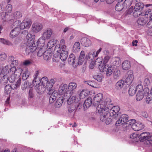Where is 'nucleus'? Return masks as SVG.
<instances>
[{
  "mask_svg": "<svg viewBox=\"0 0 152 152\" xmlns=\"http://www.w3.org/2000/svg\"><path fill=\"white\" fill-rule=\"evenodd\" d=\"M106 100L99 103L96 106H94L96 107V111L100 114V119L102 121H105L107 124H109L112 122L111 117L110 116L109 108L107 105L109 103Z\"/></svg>",
  "mask_w": 152,
  "mask_h": 152,
  "instance_id": "1",
  "label": "nucleus"
},
{
  "mask_svg": "<svg viewBox=\"0 0 152 152\" xmlns=\"http://www.w3.org/2000/svg\"><path fill=\"white\" fill-rule=\"evenodd\" d=\"M70 97V94L68 88L67 84H62L59 87L58 92V107H60L64 101L69 100Z\"/></svg>",
  "mask_w": 152,
  "mask_h": 152,
  "instance_id": "2",
  "label": "nucleus"
},
{
  "mask_svg": "<svg viewBox=\"0 0 152 152\" xmlns=\"http://www.w3.org/2000/svg\"><path fill=\"white\" fill-rule=\"evenodd\" d=\"M11 74L9 76V81L12 83L15 81L16 78L20 76L23 70L21 68L16 69L15 66H13L11 67Z\"/></svg>",
  "mask_w": 152,
  "mask_h": 152,
  "instance_id": "3",
  "label": "nucleus"
},
{
  "mask_svg": "<svg viewBox=\"0 0 152 152\" xmlns=\"http://www.w3.org/2000/svg\"><path fill=\"white\" fill-rule=\"evenodd\" d=\"M131 126L133 130L137 131L141 130L144 128L143 124L140 122H136L134 120H130L129 121V125Z\"/></svg>",
  "mask_w": 152,
  "mask_h": 152,
  "instance_id": "4",
  "label": "nucleus"
},
{
  "mask_svg": "<svg viewBox=\"0 0 152 152\" xmlns=\"http://www.w3.org/2000/svg\"><path fill=\"white\" fill-rule=\"evenodd\" d=\"M114 68L113 65L108 64L103 65L99 68L100 71L105 73L107 76H110L113 74Z\"/></svg>",
  "mask_w": 152,
  "mask_h": 152,
  "instance_id": "5",
  "label": "nucleus"
},
{
  "mask_svg": "<svg viewBox=\"0 0 152 152\" xmlns=\"http://www.w3.org/2000/svg\"><path fill=\"white\" fill-rule=\"evenodd\" d=\"M41 80L42 81V83L37 89V91L38 93L42 92L43 91V90H44L46 86L47 87V88L48 83V78L47 77H43Z\"/></svg>",
  "mask_w": 152,
  "mask_h": 152,
  "instance_id": "6",
  "label": "nucleus"
},
{
  "mask_svg": "<svg viewBox=\"0 0 152 152\" xmlns=\"http://www.w3.org/2000/svg\"><path fill=\"white\" fill-rule=\"evenodd\" d=\"M43 28L42 24L36 22L33 23L32 26V30L35 33H37L42 30Z\"/></svg>",
  "mask_w": 152,
  "mask_h": 152,
  "instance_id": "7",
  "label": "nucleus"
},
{
  "mask_svg": "<svg viewBox=\"0 0 152 152\" xmlns=\"http://www.w3.org/2000/svg\"><path fill=\"white\" fill-rule=\"evenodd\" d=\"M26 52L27 54L34 52L37 49V47L34 42L26 43Z\"/></svg>",
  "mask_w": 152,
  "mask_h": 152,
  "instance_id": "8",
  "label": "nucleus"
},
{
  "mask_svg": "<svg viewBox=\"0 0 152 152\" xmlns=\"http://www.w3.org/2000/svg\"><path fill=\"white\" fill-rule=\"evenodd\" d=\"M103 97V94L101 93H99L96 94L93 99V103L94 106H96L99 103L103 102L102 101Z\"/></svg>",
  "mask_w": 152,
  "mask_h": 152,
  "instance_id": "9",
  "label": "nucleus"
},
{
  "mask_svg": "<svg viewBox=\"0 0 152 152\" xmlns=\"http://www.w3.org/2000/svg\"><path fill=\"white\" fill-rule=\"evenodd\" d=\"M134 78L133 71L130 70L127 72V76L125 80V82L127 83V85H130L132 83Z\"/></svg>",
  "mask_w": 152,
  "mask_h": 152,
  "instance_id": "10",
  "label": "nucleus"
},
{
  "mask_svg": "<svg viewBox=\"0 0 152 152\" xmlns=\"http://www.w3.org/2000/svg\"><path fill=\"white\" fill-rule=\"evenodd\" d=\"M22 33L25 34H27L26 37V39L27 40V43L34 42V40L35 37L34 35L30 33H28V31L27 30L23 31Z\"/></svg>",
  "mask_w": 152,
  "mask_h": 152,
  "instance_id": "11",
  "label": "nucleus"
},
{
  "mask_svg": "<svg viewBox=\"0 0 152 152\" xmlns=\"http://www.w3.org/2000/svg\"><path fill=\"white\" fill-rule=\"evenodd\" d=\"M119 110V107L118 106H113L111 108L110 111V116L111 117L112 120L113 118H115L116 116V115H118L117 113Z\"/></svg>",
  "mask_w": 152,
  "mask_h": 152,
  "instance_id": "12",
  "label": "nucleus"
},
{
  "mask_svg": "<svg viewBox=\"0 0 152 152\" xmlns=\"http://www.w3.org/2000/svg\"><path fill=\"white\" fill-rule=\"evenodd\" d=\"M58 49V53H60V58L61 60L63 61H65L68 56V52L67 51L65 50V49Z\"/></svg>",
  "mask_w": 152,
  "mask_h": 152,
  "instance_id": "13",
  "label": "nucleus"
},
{
  "mask_svg": "<svg viewBox=\"0 0 152 152\" xmlns=\"http://www.w3.org/2000/svg\"><path fill=\"white\" fill-rule=\"evenodd\" d=\"M52 33V30L50 28H47L44 31L42 36L48 39L50 38Z\"/></svg>",
  "mask_w": 152,
  "mask_h": 152,
  "instance_id": "14",
  "label": "nucleus"
},
{
  "mask_svg": "<svg viewBox=\"0 0 152 152\" xmlns=\"http://www.w3.org/2000/svg\"><path fill=\"white\" fill-rule=\"evenodd\" d=\"M52 55L51 50L50 49H47L44 53L43 56L44 59L46 61H49L51 59Z\"/></svg>",
  "mask_w": 152,
  "mask_h": 152,
  "instance_id": "15",
  "label": "nucleus"
},
{
  "mask_svg": "<svg viewBox=\"0 0 152 152\" xmlns=\"http://www.w3.org/2000/svg\"><path fill=\"white\" fill-rule=\"evenodd\" d=\"M20 32V30L18 27H15L11 31L10 37L12 38H13L18 36Z\"/></svg>",
  "mask_w": 152,
  "mask_h": 152,
  "instance_id": "16",
  "label": "nucleus"
},
{
  "mask_svg": "<svg viewBox=\"0 0 152 152\" xmlns=\"http://www.w3.org/2000/svg\"><path fill=\"white\" fill-rule=\"evenodd\" d=\"M150 134L149 132H145L141 133L139 136V138L140 139V141L143 142L146 140L150 138Z\"/></svg>",
  "mask_w": 152,
  "mask_h": 152,
  "instance_id": "17",
  "label": "nucleus"
},
{
  "mask_svg": "<svg viewBox=\"0 0 152 152\" xmlns=\"http://www.w3.org/2000/svg\"><path fill=\"white\" fill-rule=\"evenodd\" d=\"M148 20L147 17L142 15L137 20V23L139 25H144L146 23Z\"/></svg>",
  "mask_w": 152,
  "mask_h": 152,
  "instance_id": "18",
  "label": "nucleus"
},
{
  "mask_svg": "<svg viewBox=\"0 0 152 152\" xmlns=\"http://www.w3.org/2000/svg\"><path fill=\"white\" fill-rule=\"evenodd\" d=\"M77 84L74 82H72L69 84L68 88L70 94L73 93L74 90L77 88Z\"/></svg>",
  "mask_w": 152,
  "mask_h": 152,
  "instance_id": "19",
  "label": "nucleus"
},
{
  "mask_svg": "<svg viewBox=\"0 0 152 152\" xmlns=\"http://www.w3.org/2000/svg\"><path fill=\"white\" fill-rule=\"evenodd\" d=\"M80 42L81 44L85 47H88L91 45V42L88 39L83 37L81 40Z\"/></svg>",
  "mask_w": 152,
  "mask_h": 152,
  "instance_id": "20",
  "label": "nucleus"
},
{
  "mask_svg": "<svg viewBox=\"0 0 152 152\" xmlns=\"http://www.w3.org/2000/svg\"><path fill=\"white\" fill-rule=\"evenodd\" d=\"M85 56V53L83 51H81L79 57L78 64V65H81L84 60V58Z\"/></svg>",
  "mask_w": 152,
  "mask_h": 152,
  "instance_id": "21",
  "label": "nucleus"
},
{
  "mask_svg": "<svg viewBox=\"0 0 152 152\" xmlns=\"http://www.w3.org/2000/svg\"><path fill=\"white\" fill-rule=\"evenodd\" d=\"M11 67L9 65H6L2 69V74L4 75L8 74L10 76L11 74Z\"/></svg>",
  "mask_w": 152,
  "mask_h": 152,
  "instance_id": "22",
  "label": "nucleus"
},
{
  "mask_svg": "<svg viewBox=\"0 0 152 152\" xmlns=\"http://www.w3.org/2000/svg\"><path fill=\"white\" fill-rule=\"evenodd\" d=\"M130 67V63L128 61H124L122 64V67L123 70H127L129 69Z\"/></svg>",
  "mask_w": 152,
  "mask_h": 152,
  "instance_id": "23",
  "label": "nucleus"
},
{
  "mask_svg": "<svg viewBox=\"0 0 152 152\" xmlns=\"http://www.w3.org/2000/svg\"><path fill=\"white\" fill-rule=\"evenodd\" d=\"M45 39L42 36L39 38L37 42V45L39 47H45L44 46L45 43Z\"/></svg>",
  "mask_w": 152,
  "mask_h": 152,
  "instance_id": "24",
  "label": "nucleus"
},
{
  "mask_svg": "<svg viewBox=\"0 0 152 152\" xmlns=\"http://www.w3.org/2000/svg\"><path fill=\"white\" fill-rule=\"evenodd\" d=\"M92 103V99L91 98H87L85 101L83 107L84 109H87L91 105Z\"/></svg>",
  "mask_w": 152,
  "mask_h": 152,
  "instance_id": "25",
  "label": "nucleus"
},
{
  "mask_svg": "<svg viewBox=\"0 0 152 152\" xmlns=\"http://www.w3.org/2000/svg\"><path fill=\"white\" fill-rule=\"evenodd\" d=\"M144 7V5L143 3L141 2L137 3L134 6V9L138 10L142 12Z\"/></svg>",
  "mask_w": 152,
  "mask_h": 152,
  "instance_id": "26",
  "label": "nucleus"
},
{
  "mask_svg": "<svg viewBox=\"0 0 152 152\" xmlns=\"http://www.w3.org/2000/svg\"><path fill=\"white\" fill-rule=\"evenodd\" d=\"M23 79L24 80H25L28 77L30 74V72L28 71V69L26 68L23 69Z\"/></svg>",
  "mask_w": 152,
  "mask_h": 152,
  "instance_id": "27",
  "label": "nucleus"
},
{
  "mask_svg": "<svg viewBox=\"0 0 152 152\" xmlns=\"http://www.w3.org/2000/svg\"><path fill=\"white\" fill-rule=\"evenodd\" d=\"M75 57L73 54H71L68 59V62L69 64L73 65L75 62Z\"/></svg>",
  "mask_w": 152,
  "mask_h": 152,
  "instance_id": "28",
  "label": "nucleus"
},
{
  "mask_svg": "<svg viewBox=\"0 0 152 152\" xmlns=\"http://www.w3.org/2000/svg\"><path fill=\"white\" fill-rule=\"evenodd\" d=\"M88 94V91L86 90H83L80 92L79 98L80 99L85 98Z\"/></svg>",
  "mask_w": 152,
  "mask_h": 152,
  "instance_id": "29",
  "label": "nucleus"
},
{
  "mask_svg": "<svg viewBox=\"0 0 152 152\" xmlns=\"http://www.w3.org/2000/svg\"><path fill=\"white\" fill-rule=\"evenodd\" d=\"M32 83L33 85L37 87V90L39 86L41 84V80L40 78H34Z\"/></svg>",
  "mask_w": 152,
  "mask_h": 152,
  "instance_id": "30",
  "label": "nucleus"
},
{
  "mask_svg": "<svg viewBox=\"0 0 152 152\" xmlns=\"http://www.w3.org/2000/svg\"><path fill=\"white\" fill-rule=\"evenodd\" d=\"M95 52H90L88 53L87 57L88 60L89 61H91V62L94 63V60L93 61L94 55L95 54Z\"/></svg>",
  "mask_w": 152,
  "mask_h": 152,
  "instance_id": "31",
  "label": "nucleus"
},
{
  "mask_svg": "<svg viewBox=\"0 0 152 152\" xmlns=\"http://www.w3.org/2000/svg\"><path fill=\"white\" fill-rule=\"evenodd\" d=\"M124 85V81L122 80H120L118 81L115 85L116 88L118 89H121Z\"/></svg>",
  "mask_w": 152,
  "mask_h": 152,
  "instance_id": "32",
  "label": "nucleus"
},
{
  "mask_svg": "<svg viewBox=\"0 0 152 152\" xmlns=\"http://www.w3.org/2000/svg\"><path fill=\"white\" fill-rule=\"evenodd\" d=\"M9 62H11L13 66L17 65L18 64V61L15 59L14 57L12 56H9L8 59Z\"/></svg>",
  "mask_w": 152,
  "mask_h": 152,
  "instance_id": "33",
  "label": "nucleus"
},
{
  "mask_svg": "<svg viewBox=\"0 0 152 152\" xmlns=\"http://www.w3.org/2000/svg\"><path fill=\"white\" fill-rule=\"evenodd\" d=\"M80 45L79 42H76L75 43L73 48V50L75 53L78 51L80 49Z\"/></svg>",
  "mask_w": 152,
  "mask_h": 152,
  "instance_id": "34",
  "label": "nucleus"
},
{
  "mask_svg": "<svg viewBox=\"0 0 152 152\" xmlns=\"http://www.w3.org/2000/svg\"><path fill=\"white\" fill-rule=\"evenodd\" d=\"M3 8L2 7L1 4H0V13H1V17L2 19L4 21L6 20V14L7 13L6 12H3Z\"/></svg>",
  "mask_w": 152,
  "mask_h": 152,
  "instance_id": "35",
  "label": "nucleus"
},
{
  "mask_svg": "<svg viewBox=\"0 0 152 152\" xmlns=\"http://www.w3.org/2000/svg\"><path fill=\"white\" fill-rule=\"evenodd\" d=\"M39 50L37 53V56H38L41 57L43 55H44V53L45 51L46 50L45 47H39Z\"/></svg>",
  "mask_w": 152,
  "mask_h": 152,
  "instance_id": "36",
  "label": "nucleus"
},
{
  "mask_svg": "<svg viewBox=\"0 0 152 152\" xmlns=\"http://www.w3.org/2000/svg\"><path fill=\"white\" fill-rule=\"evenodd\" d=\"M113 75L114 79H118L121 75L120 70L119 69H115L113 72Z\"/></svg>",
  "mask_w": 152,
  "mask_h": 152,
  "instance_id": "37",
  "label": "nucleus"
},
{
  "mask_svg": "<svg viewBox=\"0 0 152 152\" xmlns=\"http://www.w3.org/2000/svg\"><path fill=\"white\" fill-rule=\"evenodd\" d=\"M21 81V79H19L16 83L12 84L11 86L12 89H14L19 87L20 85Z\"/></svg>",
  "mask_w": 152,
  "mask_h": 152,
  "instance_id": "38",
  "label": "nucleus"
},
{
  "mask_svg": "<svg viewBox=\"0 0 152 152\" xmlns=\"http://www.w3.org/2000/svg\"><path fill=\"white\" fill-rule=\"evenodd\" d=\"M0 42L6 45L13 46V45L10 41L4 38H0Z\"/></svg>",
  "mask_w": 152,
  "mask_h": 152,
  "instance_id": "39",
  "label": "nucleus"
},
{
  "mask_svg": "<svg viewBox=\"0 0 152 152\" xmlns=\"http://www.w3.org/2000/svg\"><path fill=\"white\" fill-rule=\"evenodd\" d=\"M121 119H122L123 122H125V124L129 125V121L128 120V116L127 115L125 114L121 115L120 117Z\"/></svg>",
  "mask_w": 152,
  "mask_h": 152,
  "instance_id": "40",
  "label": "nucleus"
},
{
  "mask_svg": "<svg viewBox=\"0 0 152 152\" xmlns=\"http://www.w3.org/2000/svg\"><path fill=\"white\" fill-rule=\"evenodd\" d=\"M57 94L53 93L51 95L49 98V102L50 103H53L56 99Z\"/></svg>",
  "mask_w": 152,
  "mask_h": 152,
  "instance_id": "41",
  "label": "nucleus"
},
{
  "mask_svg": "<svg viewBox=\"0 0 152 152\" xmlns=\"http://www.w3.org/2000/svg\"><path fill=\"white\" fill-rule=\"evenodd\" d=\"M8 80L9 81V77L7 75H4L1 79V82L2 84L5 85L7 83Z\"/></svg>",
  "mask_w": 152,
  "mask_h": 152,
  "instance_id": "42",
  "label": "nucleus"
},
{
  "mask_svg": "<svg viewBox=\"0 0 152 152\" xmlns=\"http://www.w3.org/2000/svg\"><path fill=\"white\" fill-rule=\"evenodd\" d=\"M133 0H125L123 3V5L125 7H129L131 5Z\"/></svg>",
  "mask_w": 152,
  "mask_h": 152,
  "instance_id": "43",
  "label": "nucleus"
},
{
  "mask_svg": "<svg viewBox=\"0 0 152 152\" xmlns=\"http://www.w3.org/2000/svg\"><path fill=\"white\" fill-rule=\"evenodd\" d=\"M136 91V89L135 87L133 86H131L129 90V95L131 96H133L134 95Z\"/></svg>",
  "mask_w": 152,
  "mask_h": 152,
  "instance_id": "44",
  "label": "nucleus"
},
{
  "mask_svg": "<svg viewBox=\"0 0 152 152\" xmlns=\"http://www.w3.org/2000/svg\"><path fill=\"white\" fill-rule=\"evenodd\" d=\"M124 7L123 4H121L120 3H118L116 5L115 8L116 10L118 11H120L122 10Z\"/></svg>",
  "mask_w": 152,
  "mask_h": 152,
  "instance_id": "45",
  "label": "nucleus"
},
{
  "mask_svg": "<svg viewBox=\"0 0 152 152\" xmlns=\"http://www.w3.org/2000/svg\"><path fill=\"white\" fill-rule=\"evenodd\" d=\"M56 80H55L53 79H51L49 82L48 81V83L47 88L49 89H50L54 84Z\"/></svg>",
  "mask_w": 152,
  "mask_h": 152,
  "instance_id": "46",
  "label": "nucleus"
},
{
  "mask_svg": "<svg viewBox=\"0 0 152 152\" xmlns=\"http://www.w3.org/2000/svg\"><path fill=\"white\" fill-rule=\"evenodd\" d=\"M16 24H19L20 26L19 29H23L25 28L23 20L21 23H20V21H15L14 23V25H15Z\"/></svg>",
  "mask_w": 152,
  "mask_h": 152,
  "instance_id": "47",
  "label": "nucleus"
},
{
  "mask_svg": "<svg viewBox=\"0 0 152 152\" xmlns=\"http://www.w3.org/2000/svg\"><path fill=\"white\" fill-rule=\"evenodd\" d=\"M144 95L142 92H138L136 95V100L139 101L142 99L144 97Z\"/></svg>",
  "mask_w": 152,
  "mask_h": 152,
  "instance_id": "48",
  "label": "nucleus"
},
{
  "mask_svg": "<svg viewBox=\"0 0 152 152\" xmlns=\"http://www.w3.org/2000/svg\"><path fill=\"white\" fill-rule=\"evenodd\" d=\"M25 28H28L31 24V21L29 19H25L23 20Z\"/></svg>",
  "mask_w": 152,
  "mask_h": 152,
  "instance_id": "49",
  "label": "nucleus"
},
{
  "mask_svg": "<svg viewBox=\"0 0 152 152\" xmlns=\"http://www.w3.org/2000/svg\"><path fill=\"white\" fill-rule=\"evenodd\" d=\"M64 44L65 40L64 39H61L60 42L59 46L58 48V49H61H61H65L66 46L64 45Z\"/></svg>",
  "mask_w": 152,
  "mask_h": 152,
  "instance_id": "50",
  "label": "nucleus"
},
{
  "mask_svg": "<svg viewBox=\"0 0 152 152\" xmlns=\"http://www.w3.org/2000/svg\"><path fill=\"white\" fill-rule=\"evenodd\" d=\"M84 83H86L87 84L90 85L91 86L94 87L96 88L97 86V84L96 83L93 81H84Z\"/></svg>",
  "mask_w": 152,
  "mask_h": 152,
  "instance_id": "51",
  "label": "nucleus"
},
{
  "mask_svg": "<svg viewBox=\"0 0 152 152\" xmlns=\"http://www.w3.org/2000/svg\"><path fill=\"white\" fill-rule=\"evenodd\" d=\"M113 64L114 66H116L119 64L121 62V61L119 58L114 57L113 59Z\"/></svg>",
  "mask_w": 152,
  "mask_h": 152,
  "instance_id": "52",
  "label": "nucleus"
},
{
  "mask_svg": "<svg viewBox=\"0 0 152 152\" xmlns=\"http://www.w3.org/2000/svg\"><path fill=\"white\" fill-rule=\"evenodd\" d=\"M12 88L11 86L8 85H6L4 88V92L6 94H9L11 91Z\"/></svg>",
  "mask_w": 152,
  "mask_h": 152,
  "instance_id": "53",
  "label": "nucleus"
},
{
  "mask_svg": "<svg viewBox=\"0 0 152 152\" xmlns=\"http://www.w3.org/2000/svg\"><path fill=\"white\" fill-rule=\"evenodd\" d=\"M70 97H71L69 98V100L67 101L68 104L69 101H71V100L72 99V102H78L79 101L80 99L79 98H77L75 96H73L71 99L70 98Z\"/></svg>",
  "mask_w": 152,
  "mask_h": 152,
  "instance_id": "54",
  "label": "nucleus"
},
{
  "mask_svg": "<svg viewBox=\"0 0 152 152\" xmlns=\"http://www.w3.org/2000/svg\"><path fill=\"white\" fill-rule=\"evenodd\" d=\"M146 102L148 104L152 103V94H149L147 96L146 98Z\"/></svg>",
  "mask_w": 152,
  "mask_h": 152,
  "instance_id": "55",
  "label": "nucleus"
},
{
  "mask_svg": "<svg viewBox=\"0 0 152 152\" xmlns=\"http://www.w3.org/2000/svg\"><path fill=\"white\" fill-rule=\"evenodd\" d=\"M151 82L150 80L147 78H145L143 82V85L145 87L149 86L151 85Z\"/></svg>",
  "mask_w": 152,
  "mask_h": 152,
  "instance_id": "56",
  "label": "nucleus"
},
{
  "mask_svg": "<svg viewBox=\"0 0 152 152\" xmlns=\"http://www.w3.org/2000/svg\"><path fill=\"white\" fill-rule=\"evenodd\" d=\"M152 10L149 9L145 12V15H143L147 17V18L148 17L150 18L152 17Z\"/></svg>",
  "mask_w": 152,
  "mask_h": 152,
  "instance_id": "57",
  "label": "nucleus"
},
{
  "mask_svg": "<svg viewBox=\"0 0 152 152\" xmlns=\"http://www.w3.org/2000/svg\"><path fill=\"white\" fill-rule=\"evenodd\" d=\"M13 15V16L15 18H19L22 16L21 13L19 11H17L15 12Z\"/></svg>",
  "mask_w": 152,
  "mask_h": 152,
  "instance_id": "58",
  "label": "nucleus"
},
{
  "mask_svg": "<svg viewBox=\"0 0 152 152\" xmlns=\"http://www.w3.org/2000/svg\"><path fill=\"white\" fill-rule=\"evenodd\" d=\"M123 124H125V122H123L122 119H121L120 118L118 119L115 123V125L116 126H119Z\"/></svg>",
  "mask_w": 152,
  "mask_h": 152,
  "instance_id": "59",
  "label": "nucleus"
},
{
  "mask_svg": "<svg viewBox=\"0 0 152 152\" xmlns=\"http://www.w3.org/2000/svg\"><path fill=\"white\" fill-rule=\"evenodd\" d=\"M103 61V58L102 57L98 58L96 60L95 63L98 66H100Z\"/></svg>",
  "mask_w": 152,
  "mask_h": 152,
  "instance_id": "60",
  "label": "nucleus"
},
{
  "mask_svg": "<svg viewBox=\"0 0 152 152\" xmlns=\"http://www.w3.org/2000/svg\"><path fill=\"white\" fill-rule=\"evenodd\" d=\"M12 10V7L10 4H8L5 9V12L7 13L10 12Z\"/></svg>",
  "mask_w": 152,
  "mask_h": 152,
  "instance_id": "61",
  "label": "nucleus"
},
{
  "mask_svg": "<svg viewBox=\"0 0 152 152\" xmlns=\"http://www.w3.org/2000/svg\"><path fill=\"white\" fill-rule=\"evenodd\" d=\"M130 138L133 139L134 142L137 141V136L136 133H133L130 136Z\"/></svg>",
  "mask_w": 152,
  "mask_h": 152,
  "instance_id": "62",
  "label": "nucleus"
},
{
  "mask_svg": "<svg viewBox=\"0 0 152 152\" xmlns=\"http://www.w3.org/2000/svg\"><path fill=\"white\" fill-rule=\"evenodd\" d=\"M135 88L136 89V91H138V92H142L143 89V86L141 84H138Z\"/></svg>",
  "mask_w": 152,
  "mask_h": 152,
  "instance_id": "63",
  "label": "nucleus"
},
{
  "mask_svg": "<svg viewBox=\"0 0 152 152\" xmlns=\"http://www.w3.org/2000/svg\"><path fill=\"white\" fill-rule=\"evenodd\" d=\"M142 14V12L138 10H135L133 12V16L135 17H137L140 15Z\"/></svg>",
  "mask_w": 152,
  "mask_h": 152,
  "instance_id": "64",
  "label": "nucleus"
}]
</instances>
